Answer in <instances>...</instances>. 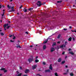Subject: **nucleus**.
<instances>
[{
	"label": "nucleus",
	"instance_id": "1",
	"mask_svg": "<svg viewBox=\"0 0 76 76\" xmlns=\"http://www.w3.org/2000/svg\"><path fill=\"white\" fill-rule=\"evenodd\" d=\"M31 58H29L28 59V61L29 63H31V62H32V61L34 60V58H33V56H31Z\"/></svg>",
	"mask_w": 76,
	"mask_h": 76
},
{
	"label": "nucleus",
	"instance_id": "2",
	"mask_svg": "<svg viewBox=\"0 0 76 76\" xmlns=\"http://www.w3.org/2000/svg\"><path fill=\"white\" fill-rule=\"evenodd\" d=\"M37 3H39V4L38 3L37 4V6H38V7H40L41 5H42V4H41V2L38 1L37 2Z\"/></svg>",
	"mask_w": 76,
	"mask_h": 76
},
{
	"label": "nucleus",
	"instance_id": "3",
	"mask_svg": "<svg viewBox=\"0 0 76 76\" xmlns=\"http://www.w3.org/2000/svg\"><path fill=\"white\" fill-rule=\"evenodd\" d=\"M37 67V65H33L32 66V70H34V69H35Z\"/></svg>",
	"mask_w": 76,
	"mask_h": 76
},
{
	"label": "nucleus",
	"instance_id": "4",
	"mask_svg": "<svg viewBox=\"0 0 76 76\" xmlns=\"http://www.w3.org/2000/svg\"><path fill=\"white\" fill-rule=\"evenodd\" d=\"M11 9H12L11 10H10L9 11H8V12H15V10H13V9H14V7H11Z\"/></svg>",
	"mask_w": 76,
	"mask_h": 76
},
{
	"label": "nucleus",
	"instance_id": "5",
	"mask_svg": "<svg viewBox=\"0 0 76 76\" xmlns=\"http://www.w3.org/2000/svg\"><path fill=\"white\" fill-rule=\"evenodd\" d=\"M5 68H3L0 69V70H4V73H6L7 72V70H5Z\"/></svg>",
	"mask_w": 76,
	"mask_h": 76
},
{
	"label": "nucleus",
	"instance_id": "6",
	"mask_svg": "<svg viewBox=\"0 0 76 76\" xmlns=\"http://www.w3.org/2000/svg\"><path fill=\"white\" fill-rule=\"evenodd\" d=\"M30 71L29 69H27L25 70V73H28L29 72H30Z\"/></svg>",
	"mask_w": 76,
	"mask_h": 76
},
{
	"label": "nucleus",
	"instance_id": "7",
	"mask_svg": "<svg viewBox=\"0 0 76 76\" xmlns=\"http://www.w3.org/2000/svg\"><path fill=\"white\" fill-rule=\"evenodd\" d=\"M45 73H47V72H51V71L49 69L45 70Z\"/></svg>",
	"mask_w": 76,
	"mask_h": 76
},
{
	"label": "nucleus",
	"instance_id": "8",
	"mask_svg": "<svg viewBox=\"0 0 76 76\" xmlns=\"http://www.w3.org/2000/svg\"><path fill=\"white\" fill-rule=\"evenodd\" d=\"M49 69L50 70H53V67H52V64H50L49 66Z\"/></svg>",
	"mask_w": 76,
	"mask_h": 76
},
{
	"label": "nucleus",
	"instance_id": "9",
	"mask_svg": "<svg viewBox=\"0 0 76 76\" xmlns=\"http://www.w3.org/2000/svg\"><path fill=\"white\" fill-rule=\"evenodd\" d=\"M48 38L43 43L44 44H46L47 42H48Z\"/></svg>",
	"mask_w": 76,
	"mask_h": 76
},
{
	"label": "nucleus",
	"instance_id": "10",
	"mask_svg": "<svg viewBox=\"0 0 76 76\" xmlns=\"http://www.w3.org/2000/svg\"><path fill=\"white\" fill-rule=\"evenodd\" d=\"M68 53L70 54H71L72 55H74V54H75V53H74L72 51H69Z\"/></svg>",
	"mask_w": 76,
	"mask_h": 76
},
{
	"label": "nucleus",
	"instance_id": "11",
	"mask_svg": "<svg viewBox=\"0 0 76 76\" xmlns=\"http://www.w3.org/2000/svg\"><path fill=\"white\" fill-rule=\"evenodd\" d=\"M54 50H55V49H54V48H52L51 49H50V51L51 52H53V51H54Z\"/></svg>",
	"mask_w": 76,
	"mask_h": 76
},
{
	"label": "nucleus",
	"instance_id": "12",
	"mask_svg": "<svg viewBox=\"0 0 76 76\" xmlns=\"http://www.w3.org/2000/svg\"><path fill=\"white\" fill-rule=\"evenodd\" d=\"M17 46H16V47L17 48H18V47L19 48H21V47L20 46V45H18V44H16Z\"/></svg>",
	"mask_w": 76,
	"mask_h": 76
},
{
	"label": "nucleus",
	"instance_id": "13",
	"mask_svg": "<svg viewBox=\"0 0 76 76\" xmlns=\"http://www.w3.org/2000/svg\"><path fill=\"white\" fill-rule=\"evenodd\" d=\"M43 50H45L46 48H47V47L46 46V45H44L43 47Z\"/></svg>",
	"mask_w": 76,
	"mask_h": 76
},
{
	"label": "nucleus",
	"instance_id": "14",
	"mask_svg": "<svg viewBox=\"0 0 76 76\" xmlns=\"http://www.w3.org/2000/svg\"><path fill=\"white\" fill-rule=\"evenodd\" d=\"M23 10L24 11V12H26L27 11V9H26V8H24Z\"/></svg>",
	"mask_w": 76,
	"mask_h": 76
},
{
	"label": "nucleus",
	"instance_id": "15",
	"mask_svg": "<svg viewBox=\"0 0 76 76\" xmlns=\"http://www.w3.org/2000/svg\"><path fill=\"white\" fill-rule=\"evenodd\" d=\"M66 62V61H63L61 63V64H64Z\"/></svg>",
	"mask_w": 76,
	"mask_h": 76
},
{
	"label": "nucleus",
	"instance_id": "16",
	"mask_svg": "<svg viewBox=\"0 0 76 76\" xmlns=\"http://www.w3.org/2000/svg\"><path fill=\"white\" fill-rule=\"evenodd\" d=\"M72 37H70V38H69L68 39L69 41H72Z\"/></svg>",
	"mask_w": 76,
	"mask_h": 76
},
{
	"label": "nucleus",
	"instance_id": "17",
	"mask_svg": "<svg viewBox=\"0 0 76 76\" xmlns=\"http://www.w3.org/2000/svg\"><path fill=\"white\" fill-rule=\"evenodd\" d=\"M61 37V34H59L57 37V38H58V39H59V38H60Z\"/></svg>",
	"mask_w": 76,
	"mask_h": 76
},
{
	"label": "nucleus",
	"instance_id": "18",
	"mask_svg": "<svg viewBox=\"0 0 76 76\" xmlns=\"http://www.w3.org/2000/svg\"><path fill=\"white\" fill-rule=\"evenodd\" d=\"M61 58H59V59H58V62H61Z\"/></svg>",
	"mask_w": 76,
	"mask_h": 76
},
{
	"label": "nucleus",
	"instance_id": "19",
	"mask_svg": "<svg viewBox=\"0 0 76 76\" xmlns=\"http://www.w3.org/2000/svg\"><path fill=\"white\" fill-rule=\"evenodd\" d=\"M70 75L71 76H73L74 75V74H73V73L72 72L70 73Z\"/></svg>",
	"mask_w": 76,
	"mask_h": 76
},
{
	"label": "nucleus",
	"instance_id": "20",
	"mask_svg": "<svg viewBox=\"0 0 76 76\" xmlns=\"http://www.w3.org/2000/svg\"><path fill=\"white\" fill-rule=\"evenodd\" d=\"M7 7L8 9H10L11 8V6H9V5H8Z\"/></svg>",
	"mask_w": 76,
	"mask_h": 76
},
{
	"label": "nucleus",
	"instance_id": "21",
	"mask_svg": "<svg viewBox=\"0 0 76 76\" xmlns=\"http://www.w3.org/2000/svg\"><path fill=\"white\" fill-rule=\"evenodd\" d=\"M35 61L36 63H38V62H39V60L38 59H36L35 60Z\"/></svg>",
	"mask_w": 76,
	"mask_h": 76
},
{
	"label": "nucleus",
	"instance_id": "22",
	"mask_svg": "<svg viewBox=\"0 0 76 76\" xmlns=\"http://www.w3.org/2000/svg\"><path fill=\"white\" fill-rule=\"evenodd\" d=\"M62 2V1H57V3H61Z\"/></svg>",
	"mask_w": 76,
	"mask_h": 76
},
{
	"label": "nucleus",
	"instance_id": "23",
	"mask_svg": "<svg viewBox=\"0 0 76 76\" xmlns=\"http://www.w3.org/2000/svg\"><path fill=\"white\" fill-rule=\"evenodd\" d=\"M33 10V8H30L28 10H29L30 11H31V10Z\"/></svg>",
	"mask_w": 76,
	"mask_h": 76
},
{
	"label": "nucleus",
	"instance_id": "24",
	"mask_svg": "<svg viewBox=\"0 0 76 76\" xmlns=\"http://www.w3.org/2000/svg\"><path fill=\"white\" fill-rule=\"evenodd\" d=\"M55 75L56 76H58V74H57V72H56L55 73Z\"/></svg>",
	"mask_w": 76,
	"mask_h": 76
},
{
	"label": "nucleus",
	"instance_id": "25",
	"mask_svg": "<svg viewBox=\"0 0 76 76\" xmlns=\"http://www.w3.org/2000/svg\"><path fill=\"white\" fill-rule=\"evenodd\" d=\"M64 46V45H62L60 46V48H63Z\"/></svg>",
	"mask_w": 76,
	"mask_h": 76
},
{
	"label": "nucleus",
	"instance_id": "26",
	"mask_svg": "<svg viewBox=\"0 0 76 76\" xmlns=\"http://www.w3.org/2000/svg\"><path fill=\"white\" fill-rule=\"evenodd\" d=\"M53 45H56V42H54L53 43Z\"/></svg>",
	"mask_w": 76,
	"mask_h": 76
},
{
	"label": "nucleus",
	"instance_id": "27",
	"mask_svg": "<svg viewBox=\"0 0 76 76\" xmlns=\"http://www.w3.org/2000/svg\"><path fill=\"white\" fill-rule=\"evenodd\" d=\"M0 34L2 36H3V35H4V33H1Z\"/></svg>",
	"mask_w": 76,
	"mask_h": 76
},
{
	"label": "nucleus",
	"instance_id": "28",
	"mask_svg": "<svg viewBox=\"0 0 76 76\" xmlns=\"http://www.w3.org/2000/svg\"><path fill=\"white\" fill-rule=\"evenodd\" d=\"M1 15L2 16H4V12L3 13V14H1Z\"/></svg>",
	"mask_w": 76,
	"mask_h": 76
},
{
	"label": "nucleus",
	"instance_id": "29",
	"mask_svg": "<svg viewBox=\"0 0 76 76\" xmlns=\"http://www.w3.org/2000/svg\"><path fill=\"white\" fill-rule=\"evenodd\" d=\"M22 75V73H20L18 75V76H21Z\"/></svg>",
	"mask_w": 76,
	"mask_h": 76
},
{
	"label": "nucleus",
	"instance_id": "30",
	"mask_svg": "<svg viewBox=\"0 0 76 76\" xmlns=\"http://www.w3.org/2000/svg\"><path fill=\"white\" fill-rule=\"evenodd\" d=\"M65 53V52H63L62 53V54L63 55H64V53Z\"/></svg>",
	"mask_w": 76,
	"mask_h": 76
},
{
	"label": "nucleus",
	"instance_id": "31",
	"mask_svg": "<svg viewBox=\"0 0 76 76\" xmlns=\"http://www.w3.org/2000/svg\"><path fill=\"white\" fill-rule=\"evenodd\" d=\"M72 40L74 41H75V38H74V37H72Z\"/></svg>",
	"mask_w": 76,
	"mask_h": 76
},
{
	"label": "nucleus",
	"instance_id": "32",
	"mask_svg": "<svg viewBox=\"0 0 76 76\" xmlns=\"http://www.w3.org/2000/svg\"><path fill=\"white\" fill-rule=\"evenodd\" d=\"M54 65H57V62L54 63Z\"/></svg>",
	"mask_w": 76,
	"mask_h": 76
},
{
	"label": "nucleus",
	"instance_id": "33",
	"mask_svg": "<svg viewBox=\"0 0 76 76\" xmlns=\"http://www.w3.org/2000/svg\"><path fill=\"white\" fill-rule=\"evenodd\" d=\"M4 28H6V26L5 25H5H4Z\"/></svg>",
	"mask_w": 76,
	"mask_h": 76
},
{
	"label": "nucleus",
	"instance_id": "34",
	"mask_svg": "<svg viewBox=\"0 0 76 76\" xmlns=\"http://www.w3.org/2000/svg\"><path fill=\"white\" fill-rule=\"evenodd\" d=\"M10 26H7V29H9V28H10Z\"/></svg>",
	"mask_w": 76,
	"mask_h": 76
},
{
	"label": "nucleus",
	"instance_id": "35",
	"mask_svg": "<svg viewBox=\"0 0 76 76\" xmlns=\"http://www.w3.org/2000/svg\"><path fill=\"white\" fill-rule=\"evenodd\" d=\"M23 7V6L21 5L20 7V9H21Z\"/></svg>",
	"mask_w": 76,
	"mask_h": 76
},
{
	"label": "nucleus",
	"instance_id": "36",
	"mask_svg": "<svg viewBox=\"0 0 76 76\" xmlns=\"http://www.w3.org/2000/svg\"><path fill=\"white\" fill-rule=\"evenodd\" d=\"M16 39V37L15 36L13 38V39Z\"/></svg>",
	"mask_w": 76,
	"mask_h": 76
},
{
	"label": "nucleus",
	"instance_id": "37",
	"mask_svg": "<svg viewBox=\"0 0 76 76\" xmlns=\"http://www.w3.org/2000/svg\"><path fill=\"white\" fill-rule=\"evenodd\" d=\"M40 75V74H37V75L38 76V75H39V76H42L41 75Z\"/></svg>",
	"mask_w": 76,
	"mask_h": 76
},
{
	"label": "nucleus",
	"instance_id": "38",
	"mask_svg": "<svg viewBox=\"0 0 76 76\" xmlns=\"http://www.w3.org/2000/svg\"><path fill=\"white\" fill-rule=\"evenodd\" d=\"M12 37V35H9V37L11 38Z\"/></svg>",
	"mask_w": 76,
	"mask_h": 76
},
{
	"label": "nucleus",
	"instance_id": "39",
	"mask_svg": "<svg viewBox=\"0 0 76 76\" xmlns=\"http://www.w3.org/2000/svg\"><path fill=\"white\" fill-rule=\"evenodd\" d=\"M20 70H22V67L21 66H20Z\"/></svg>",
	"mask_w": 76,
	"mask_h": 76
},
{
	"label": "nucleus",
	"instance_id": "40",
	"mask_svg": "<svg viewBox=\"0 0 76 76\" xmlns=\"http://www.w3.org/2000/svg\"><path fill=\"white\" fill-rule=\"evenodd\" d=\"M43 64L44 65H45V62H43Z\"/></svg>",
	"mask_w": 76,
	"mask_h": 76
},
{
	"label": "nucleus",
	"instance_id": "41",
	"mask_svg": "<svg viewBox=\"0 0 76 76\" xmlns=\"http://www.w3.org/2000/svg\"><path fill=\"white\" fill-rule=\"evenodd\" d=\"M10 42H14V41H13V40H11Z\"/></svg>",
	"mask_w": 76,
	"mask_h": 76
},
{
	"label": "nucleus",
	"instance_id": "42",
	"mask_svg": "<svg viewBox=\"0 0 76 76\" xmlns=\"http://www.w3.org/2000/svg\"><path fill=\"white\" fill-rule=\"evenodd\" d=\"M25 34H28V31H26L25 32Z\"/></svg>",
	"mask_w": 76,
	"mask_h": 76
},
{
	"label": "nucleus",
	"instance_id": "43",
	"mask_svg": "<svg viewBox=\"0 0 76 76\" xmlns=\"http://www.w3.org/2000/svg\"><path fill=\"white\" fill-rule=\"evenodd\" d=\"M45 3H46L45 2H43V4H42V5H43V4H45Z\"/></svg>",
	"mask_w": 76,
	"mask_h": 76
},
{
	"label": "nucleus",
	"instance_id": "44",
	"mask_svg": "<svg viewBox=\"0 0 76 76\" xmlns=\"http://www.w3.org/2000/svg\"><path fill=\"white\" fill-rule=\"evenodd\" d=\"M63 29L64 31H67V29H65V28H64Z\"/></svg>",
	"mask_w": 76,
	"mask_h": 76
},
{
	"label": "nucleus",
	"instance_id": "45",
	"mask_svg": "<svg viewBox=\"0 0 76 76\" xmlns=\"http://www.w3.org/2000/svg\"><path fill=\"white\" fill-rule=\"evenodd\" d=\"M2 6H1V5L0 4V9H1V8Z\"/></svg>",
	"mask_w": 76,
	"mask_h": 76
},
{
	"label": "nucleus",
	"instance_id": "46",
	"mask_svg": "<svg viewBox=\"0 0 76 76\" xmlns=\"http://www.w3.org/2000/svg\"><path fill=\"white\" fill-rule=\"evenodd\" d=\"M67 73H64V75H67Z\"/></svg>",
	"mask_w": 76,
	"mask_h": 76
},
{
	"label": "nucleus",
	"instance_id": "47",
	"mask_svg": "<svg viewBox=\"0 0 76 76\" xmlns=\"http://www.w3.org/2000/svg\"><path fill=\"white\" fill-rule=\"evenodd\" d=\"M6 26H8V25H9V24L8 23H7L6 24H5Z\"/></svg>",
	"mask_w": 76,
	"mask_h": 76
},
{
	"label": "nucleus",
	"instance_id": "48",
	"mask_svg": "<svg viewBox=\"0 0 76 76\" xmlns=\"http://www.w3.org/2000/svg\"><path fill=\"white\" fill-rule=\"evenodd\" d=\"M69 69H67L66 71L67 72H69Z\"/></svg>",
	"mask_w": 76,
	"mask_h": 76
},
{
	"label": "nucleus",
	"instance_id": "49",
	"mask_svg": "<svg viewBox=\"0 0 76 76\" xmlns=\"http://www.w3.org/2000/svg\"><path fill=\"white\" fill-rule=\"evenodd\" d=\"M65 67L66 68H67V67H68V66H67V65Z\"/></svg>",
	"mask_w": 76,
	"mask_h": 76
},
{
	"label": "nucleus",
	"instance_id": "50",
	"mask_svg": "<svg viewBox=\"0 0 76 76\" xmlns=\"http://www.w3.org/2000/svg\"><path fill=\"white\" fill-rule=\"evenodd\" d=\"M64 48H66V45H64Z\"/></svg>",
	"mask_w": 76,
	"mask_h": 76
},
{
	"label": "nucleus",
	"instance_id": "51",
	"mask_svg": "<svg viewBox=\"0 0 76 76\" xmlns=\"http://www.w3.org/2000/svg\"><path fill=\"white\" fill-rule=\"evenodd\" d=\"M60 42H57V44H60Z\"/></svg>",
	"mask_w": 76,
	"mask_h": 76
},
{
	"label": "nucleus",
	"instance_id": "52",
	"mask_svg": "<svg viewBox=\"0 0 76 76\" xmlns=\"http://www.w3.org/2000/svg\"><path fill=\"white\" fill-rule=\"evenodd\" d=\"M38 56H37L36 57V60H37V58H38Z\"/></svg>",
	"mask_w": 76,
	"mask_h": 76
},
{
	"label": "nucleus",
	"instance_id": "53",
	"mask_svg": "<svg viewBox=\"0 0 76 76\" xmlns=\"http://www.w3.org/2000/svg\"><path fill=\"white\" fill-rule=\"evenodd\" d=\"M69 28L70 29L72 28V26H70L69 27Z\"/></svg>",
	"mask_w": 76,
	"mask_h": 76
},
{
	"label": "nucleus",
	"instance_id": "54",
	"mask_svg": "<svg viewBox=\"0 0 76 76\" xmlns=\"http://www.w3.org/2000/svg\"><path fill=\"white\" fill-rule=\"evenodd\" d=\"M8 22L9 23H11V22L10 21H8Z\"/></svg>",
	"mask_w": 76,
	"mask_h": 76
},
{
	"label": "nucleus",
	"instance_id": "55",
	"mask_svg": "<svg viewBox=\"0 0 76 76\" xmlns=\"http://www.w3.org/2000/svg\"><path fill=\"white\" fill-rule=\"evenodd\" d=\"M69 51H71V49H69Z\"/></svg>",
	"mask_w": 76,
	"mask_h": 76
},
{
	"label": "nucleus",
	"instance_id": "56",
	"mask_svg": "<svg viewBox=\"0 0 76 76\" xmlns=\"http://www.w3.org/2000/svg\"><path fill=\"white\" fill-rule=\"evenodd\" d=\"M40 71H41V70L40 69H39V70H38V71H39V72H40Z\"/></svg>",
	"mask_w": 76,
	"mask_h": 76
},
{
	"label": "nucleus",
	"instance_id": "57",
	"mask_svg": "<svg viewBox=\"0 0 76 76\" xmlns=\"http://www.w3.org/2000/svg\"><path fill=\"white\" fill-rule=\"evenodd\" d=\"M33 46L32 45H31L30 46V47H32Z\"/></svg>",
	"mask_w": 76,
	"mask_h": 76
},
{
	"label": "nucleus",
	"instance_id": "58",
	"mask_svg": "<svg viewBox=\"0 0 76 76\" xmlns=\"http://www.w3.org/2000/svg\"><path fill=\"white\" fill-rule=\"evenodd\" d=\"M66 43H67V42H65V44H66Z\"/></svg>",
	"mask_w": 76,
	"mask_h": 76
},
{
	"label": "nucleus",
	"instance_id": "59",
	"mask_svg": "<svg viewBox=\"0 0 76 76\" xmlns=\"http://www.w3.org/2000/svg\"><path fill=\"white\" fill-rule=\"evenodd\" d=\"M23 76H27V75H23Z\"/></svg>",
	"mask_w": 76,
	"mask_h": 76
},
{
	"label": "nucleus",
	"instance_id": "60",
	"mask_svg": "<svg viewBox=\"0 0 76 76\" xmlns=\"http://www.w3.org/2000/svg\"><path fill=\"white\" fill-rule=\"evenodd\" d=\"M67 56H65V58H67Z\"/></svg>",
	"mask_w": 76,
	"mask_h": 76
},
{
	"label": "nucleus",
	"instance_id": "61",
	"mask_svg": "<svg viewBox=\"0 0 76 76\" xmlns=\"http://www.w3.org/2000/svg\"><path fill=\"white\" fill-rule=\"evenodd\" d=\"M3 75L1 74H0V76H2Z\"/></svg>",
	"mask_w": 76,
	"mask_h": 76
},
{
	"label": "nucleus",
	"instance_id": "62",
	"mask_svg": "<svg viewBox=\"0 0 76 76\" xmlns=\"http://www.w3.org/2000/svg\"><path fill=\"white\" fill-rule=\"evenodd\" d=\"M59 48H60V47H58V49H59Z\"/></svg>",
	"mask_w": 76,
	"mask_h": 76
},
{
	"label": "nucleus",
	"instance_id": "63",
	"mask_svg": "<svg viewBox=\"0 0 76 76\" xmlns=\"http://www.w3.org/2000/svg\"><path fill=\"white\" fill-rule=\"evenodd\" d=\"M17 72L18 74H19V72H18V71H17Z\"/></svg>",
	"mask_w": 76,
	"mask_h": 76
},
{
	"label": "nucleus",
	"instance_id": "64",
	"mask_svg": "<svg viewBox=\"0 0 76 76\" xmlns=\"http://www.w3.org/2000/svg\"><path fill=\"white\" fill-rule=\"evenodd\" d=\"M71 31L72 32H74L75 31H74V30H72Z\"/></svg>",
	"mask_w": 76,
	"mask_h": 76
}]
</instances>
